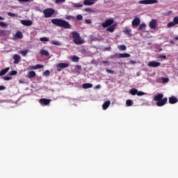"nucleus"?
Here are the masks:
<instances>
[{
    "mask_svg": "<svg viewBox=\"0 0 178 178\" xmlns=\"http://www.w3.org/2000/svg\"><path fill=\"white\" fill-rule=\"evenodd\" d=\"M51 44H52V45H58V46L62 45V43L58 40H53L51 42Z\"/></svg>",
    "mask_w": 178,
    "mask_h": 178,
    "instance_id": "25",
    "label": "nucleus"
},
{
    "mask_svg": "<svg viewBox=\"0 0 178 178\" xmlns=\"http://www.w3.org/2000/svg\"><path fill=\"white\" fill-rule=\"evenodd\" d=\"M138 90L136 89V88H133L130 90V94H131V95H137V92H138Z\"/></svg>",
    "mask_w": 178,
    "mask_h": 178,
    "instance_id": "26",
    "label": "nucleus"
},
{
    "mask_svg": "<svg viewBox=\"0 0 178 178\" xmlns=\"http://www.w3.org/2000/svg\"><path fill=\"white\" fill-rule=\"evenodd\" d=\"M149 27L152 29V30L156 29V19H152L149 24Z\"/></svg>",
    "mask_w": 178,
    "mask_h": 178,
    "instance_id": "14",
    "label": "nucleus"
},
{
    "mask_svg": "<svg viewBox=\"0 0 178 178\" xmlns=\"http://www.w3.org/2000/svg\"><path fill=\"white\" fill-rule=\"evenodd\" d=\"M3 80H6V81H9V80H12V77H10V76H4Z\"/></svg>",
    "mask_w": 178,
    "mask_h": 178,
    "instance_id": "47",
    "label": "nucleus"
},
{
    "mask_svg": "<svg viewBox=\"0 0 178 178\" xmlns=\"http://www.w3.org/2000/svg\"><path fill=\"white\" fill-rule=\"evenodd\" d=\"M71 35H72L73 42L76 45H80V44H84L85 41L81 38V36H80V33L77 31H72L71 33Z\"/></svg>",
    "mask_w": 178,
    "mask_h": 178,
    "instance_id": "4",
    "label": "nucleus"
},
{
    "mask_svg": "<svg viewBox=\"0 0 178 178\" xmlns=\"http://www.w3.org/2000/svg\"><path fill=\"white\" fill-rule=\"evenodd\" d=\"M106 72L107 73H111V74H115V71L111 70H109V69H106Z\"/></svg>",
    "mask_w": 178,
    "mask_h": 178,
    "instance_id": "46",
    "label": "nucleus"
},
{
    "mask_svg": "<svg viewBox=\"0 0 178 178\" xmlns=\"http://www.w3.org/2000/svg\"><path fill=\"white\" fill-rule=\"evenodd\" d=\"M133 104H134V102L131 99H128L126 102L127 106H131V105H133Z\"/></svg>",
    "mask_w": 178,
    "mask_h": 178,
    "instance_id": "29",
    "label": "nucleus"
},
{
    "mask_svg": "<svg viewBox=\"0 0 178 178\" xmlns=\"http://www.w3.org/2000/svg\"><path fill=\"white\" fill-rule=\"evenodd\" d=\"M162 81H163V83H169V78L163 77Z\"/></svg>",
    "mask_w": 178,
    "mask_h": 178,
    "instance_id": "42",
    "label": "nucleus"
},
{
    "mask_svg": "<svg viewBox=\"0 0 178 178\" xmlns=\"http://www.w3.org/2000/svg\"><path fill=\"white\" fill-rule=\"evenodd\" d=\"M83 88H85V90H87V88H92V84L91 83H83L82 85Z\"/></svg>",
    "mask_w": 178,
    "mask_h": 178,
    "instance_id": "23",
    "label": "nucleus"
},
{
    "mask_svg": "<svg viewBox=\"0 0 178 178\" xmlns=\"http://www.w3.org/2000/svg\"><path fill=\"white\" fill-rule=\"evenodd\" d=\"M120 51H126L127 49V47L124 44H121L119 46Z\"/></svg>",
    "mask_w": 178,
    "mask_h": 178,
    "instance_id": "30",
    "label": "nucleus"
},
{
    "mask_svg": "<svg viewBox=\"0 0 178 178\" xmlns=\"http://www.w3.org/2000/svg\"><path fill=\"white\" fill-rule=\"evenodd\" d=\"M170 44H175V41H173V40H170Z\"/></svg>",
    "mask_w": 178,
    "mask_h": 178,
    "instance_id": "56",
    "label": "nucleus"
},
{
    "mask_svg": "<svg viewBox=\"0 0 178 178\" xmlns=\"http://www.w3.org/2000/svg\"><path fill=\"white\" fill-rule=\"evenodd\" d=\"M35 76H36L35 72L30 71L28 72L26 77H28V79H33V77H35Z\"/></svg>",
    "mask_w": 178,
    "mask_h": 178,
    "instance_id": "21",
    "label": "nucleus"
},
{
    "mask_svg": "<svg viewBox=\"0 0 178 178\" xmlns=\"http://www.w3.org/2000/svg\"><path fill=\"white\" fill-rule=\"evenodd\" d=\"M76 68H77V69H81V66H80V65H76Z\"/></svg>",
    "mask_w": 178,
    "mask_h": 178,
    "instance_id": "58",
    "label": "nucleus"
},
{
    "mask_svg": "<svg viewBox=\"0 0 178 178\" xmlns=\"http://www.w3.org/2000/svg\"><path fill=\"white\" fill-rule=\"evenodd\" d=\"M65 19L67 20H76V17H74L73 15H66Z\"/></svg>",
    "mask_w": 178,
    "mask_h": 178,
    "instance_id": "27",
    "label": "nucleus"
},
{
    "mask_svg": "<svg viewBox=\"0 0 178 178\" xmlns=\"http://www.w3.org/2000/svg\"><path fill=\"white\" fill-rule=\"evenodd\" d=\"M139 3L140 5H154V3H158V0H141Z\"/></svg>",
    "mask_w": 178,
    "mask_h": 178,
    "instance_id": "6",
    "label": "nucleus"
},
{
    "mask_svg": "<svg viewBox=\"0 0 178 178\" xmlns=\"http://www.w3.org/2000/svg\"><path fill=\"white\" fill-rule=\"evenodd\" d=\"M33 0H18L20 3H23V2H33Z\"/></svg>",
    "mask_w": 178,
    "mask_h": 178,
    "instance_id": "38",
    "label": "nucleus"
},
{
    "mask_svg": "<svg viewBox=\"0 0 178 178\" xmlns=\"http://www.w3.org/2000/svg\"><path fill=\"white\" fill-rule=\"evenodd\" d=\"M98 0H84L83 5L91 6L95 3V1Z\"/></svg>",
    "mask_w": 178,
    "mask_h": 178,
    "instance_id": "18",
    "label": "nucleus"
},
{
    "mask_svg": "<svg viewBox=\"0 0 178 178\" xmlns=\"http://www.w3.org/2000/svg\"><path fill=\"white\" fill-rule=\"evenodd\" d=\"M31 70H37V69H42L44 68V65H41V64H38L36 65H31L29 67Z\"/></svg>",
    "mask_w": 178,
    "mask_h": 178,
    "instance_id": "16",
    "label": "nucleus"
},
{
    "mask_svg": "<svg viewBox=\"0 0 178 178\" xmlns=\"http://www.w3.org/2000/svg\"><path fill=\"white\" fill-rule=\"evenodd\" d=\"M22 38H23V33L20 31H17L15 35L13 36V40H22Z\"/></svg>",
    "mask_w": 178,
    "mask_h": 178,
    "instance_id": "11",
    "label": "nucleus"
},
{
    "mask_svg": "<svg viewBox=\"0 0 178 178\" xmlns=\"http://www.w3.org/2000/svg\"><path fill=\"white\" fill-rule=\"evenodd\" d=\"M175 26H176V24L175 23V21L171 22H169V23L168 24V27L169 29H170L171 27H175Z\"/></svg>",
    "mask_w": 178,
    "mask_h": 178,
    "instance_id": "32",
    "label": "nucleus"
},
{
    "mask_svg": "<svg viewBox=\"0 0 178 178\" xmlns=\"http://www.w3.org/2000/svg\"><path fill=\"white\" fill-rule=\"evenodd\" d=\"M72 62H79L80 60V58L77 57L76 56H74L72 58Z\"/></svg>",
    "mask_w": 178,
    "mask_h": 178,
    "instance_id": "33",
    "label": "nucleus"
},
{
    "mask_svg": "<svg viewBox=\"0 0 178 178\" xmlns=\"http://www.w3.org/2000/svg\"><path fill=\"white\" fill-rule=\"evenodd\" d=\"M7 15H8V16H10V17H19V15L17 14L10 13V12H8L7 13Z\"/></svg>",
    "mask_w": 178,
    "mask_h": 178,
    "instance_id": "28",
    "label": "nucleus"
},
{
    "mask_svg": "<svg viewBox=\"0 0 178 178\" xmlns=\"http://www.w3.org/2000/svg\"><path fill=\"white\" fill-rule=\"evenodd\" d=\"M140 22H141V20L140 19V17H135L132 21V26H139Z\"/></svg>",
    "mask_w": 178,
    "mask_h": 178,
    "instance_id": "12",
    "label": "nucleus"
},
{
    "mask_svg": "<svg viewBox=\"0 0 178 178\" xmlns=\"http://www.w3.org/2000/svg\"><path fill=\"white\" fill-rule=\"evenodd\" d=\"M110 105H111V101L107 100V101L104 102V103L102 105L103 110L106 111V109H108V108H109Z\"/></svg>",
    "mask_w": 178,
    "mask_h": 178,
    "instance_id": "20",
    "label": "nucleus"
},
{
    "mask_svg": "<svg viewBox=\"0 0 178 178\" xmlns=\"http://www.w3.org/2000/svg\"><path fill=\"white\" fill-rule=\"evenodd\" d=\"M66 0H56V3H63Z\"/></svg>",
    "mask_w": 178,
    "mask_h": 178,
    "instance_id": "44",
    "label": "nucleus"
},
{
    "mask_svg": "<svg viewBox=\"0 0 178 178\" xmlns=\"http://www.w3.org/2000/svg\"><path fill=\"white\" fill-rule=\"evenodd\" d=\"M56 67L58 72H60L62 69H66V67H69V63H60L57 64Z\"/></svg>",
    "mask_w": 178,
    "mask_h": 178,
    "instance_id": "8",
    "label": "nucleus"
},
{
    "mask_svg": "<svg viewBox=\"0 0 178 178\" xmlns=\"http://www.w3.org/2000/svg\"><path fill=\"white\" fill-rule=\"evenodd\" d=\"M0 20H5V18H3V17L0 16Z\"/></svg>",
    "mask_w": 178,
    "mask_h": 178,
    "instance_id": "59",
    "label": "nucleus"
},
{
    "mask_svg": "<svg viewBox=\"0 0 178 178\" xmlns=\"http://www.w3.org/2000/svg\"><path fill=\"white\" fill-rule=\"evenodd\" d=\"M39 102L40 105H49V104H51V99L43 98L40 99Z\"/></svg>",
    "mask_w": 178,
    "mask_h": 178,
    "instance_id": "10",
    "label": "nucleus"
},
{
    "mask_svg": "<svg viewBox=\"0 0 178 178\" xmlns=\"http://www.w3.org/2000/svg\"><path fill=\"white\" fill-rule=\"evenodd\" d=\"M113 23H115L113 19H108L102 23V26L104 27V29H106V31L113 33L116 29V24H113Z\"/></svg>",
    "mask_w": 178,
    "mask_h": 178,
    "instance_id": "1",
    "label": "nucleus"
},
{
    "mask_svg": "<svg viewBox=\"0 0 178 178\" xmlns=\"http://www.w3.org/2000/svg\"><path fill=\"white\" fill-rule=\"evenodd\" d=\"M147 93L144 92H141V91H138L137 92L136 95H138V97H141L143 95H146Z\"/></svg>",
    "mask_w": 178,
    "mask_h": 178,
    "instance_id": "35",
    "label": "nucleus"
},
{
    "mask_svg": "<svg viewBox=\"0 0 178 178\" xmlns=\"http://www.w3.org/2000/svg\"><path fill=\"white\" fill-rule=\"evenodd\" d=\"M13 58L14 59V64L15 65H17V63H19L22 59V57H20V56L18 54H15Z\"/></svg>",
    "mask_w": 178,
    "mask_h": 178,
    "instance_id": "15",
    "label": "nucleus"
},
{
    "mask_svg": "<svg viewBox=\"0 0 178 178\" xmlns=\"http://www.w3.org/2000/svg\"><path fill=\"white\" fill-rule=\"evenodd\" d=\"M115 58H118V59H120L122 58H130L131 56L128 53H115L114 54Z\"/></svg>",
    "mask_w": 178,
    "mask_h": 178,
    "instance_id": "7",
    "label": "nucleus"
},
{
    "mask_svg": "<svg viewBox=\"0 0 178 178\" xmlns=\"http://www.w3.org/2000/svg\"><path fill=\"white\" fill-rule=\"evenodd\" d=\"M4 90H6V87L3 86H0V91H3Z\"/></svg>",
    "mask_w": 178,
    "mask_h": 178,
    "instance_id": "51",
    "label": "nucleus"
},
{
    "mask_svg": "<svg viewBox=\"0 0 178 178\" xmlns=\"http://www.w3.org/2000/svg\"><path fill=\"white\" fill-rule=\"evenodd\" d=\"M85 23H86V24H91L92 22H91V19H88L85 20Z\"/></svg>",
    "mask_w": 178,
    "mask_h": 178,
    "instance_id": "50",
    "label": "nucleus"
},
{
    "mask_svg": "<svg viewBox=\"0 0 178 178\" xmlns=\"http://www.w3.org/2000/svg\"><path fill=\"white\" fill-rule=\"evenodd\" d=\"M147 66H149V67H159V66H161V63L156 61H150L148 63Z\"/></svg>",
    "mask_w": 178,
    "mask_h": 178,
    "instance_id": "9",
    "label": "nucleus"
},
{
    "mask_svg": "<svg viewBox=\"0 0 178 178\" xmlns=\"http://www.w3.org/2000/svg\"><path fill=\"white\" fill-rule=\"evenodd\" d=\"M177 102H178V100H177V98H176V97L172 96L169 97V104H171L172 105H173V104H176Z\"/></svg>",
    "mask_w": 178,
    "mask_h": 178,
    "instance_id": "19",
    "label": "nucleus"
},
{
    "mask_svg": "<svg viewBox=\"0 0 178 178\" xmlns=\"http://www.w3.org/2000/svg\"><path fill=\"white\" fill-rule=\"evenodd\" d=\"M173 13V11L170 10L164 13V16H170Z\"/></svg>",
    "mask_w": 178,
    "mask_h": 178,
    "instance_id": "40",
    "label": "nucleus"
},
{
    "mask_svg": "<svg viewBox=\"0 0 178 178\" xmlns=\"http://www.w3.org/2000/svg\"><path fill=\"white\" fill-rule=\"evenodd\" d=\"M49 74H51V72H49V70H46V71L43 73V75H44V76H49Z\"/></svg>",
    "mask_w": 178,
    "mask_h": 178,
    "instance_id": "43",
    "label": "nucleus"
},
{
    "mask_svg": "<svg viewBox=\"0 0 178 178\" xmlns=\"http://www.w3.org/2000/svg\"><path fill=\"white\" fill-rule=\"evenodd\" d=\"M20 54H22V56H26V55H27V54H29V50L28 49L21 50Z\"/></svg>",
    "mask_w": 178,
    "mask_h": 178,
    "instance_id": "31",
    "label": "nucleus"
},
{
    "mask_svg": "<svg viewBox=\"0 0 178 178\" xmlns=\"http://www.w3.org/2000/svg\"><path fill=\"white\" fill-rule=\"evenodd\" d=\"M20 23L22 24H23V26H26L33 25V22L31 20H27V19L23 20V19H22L20 21Z\"/></svg>",
    "mask_w": 178,
    "mask_h": 178,
    "instance_id": "13",
    "label": "nucleus"
},
{
    "mask_svg": "<svg viewBox=\"0 0 178 178\" xmlns=\"http://www.w3.org/2000/svg\"><path fill=\"white\" fill-rule=\"evenodd\" d=\"M154 101L156 102V106H163L168 103V97L163 98V94L159 93L154 97Z\"/></svg>",
    "mask_w": 178,
    "mask_h": 178,
    "instance_id": "3",
    "label": "nucleus"
},
{
    "mask_svg": "<svg viewBox=\"0 0 178 178\" xmlns=\"http://www.w3.org/2000/svg\"><path fill=\"white\" fill-rule=\"evenodd\" d=\"M51 23L56 26L57 27H62L63 29H72V25L67 21L60 19H51Z\"/></svg>",
    "mask_w": 178,
    "mask_h": 178,
    "instance_id": "2",
    "label": "nucleus"
},
{
    "mask_svg": "<svg viewBox=\"0 0 178 178\" xmlns=\"http://www.w3.org/2000/svg\"><path fill=\"white\" fill-rule=\"evenodd\" d=\"M74 8H81L83 6V5L79 4V3H74Z\"/></svg>",
    "mask_w": 178,
    "mask_h": 178,
    "instance_id": "49",
    "label": "nucleus"
},
{
    "mask_svg": "<svg viewBox=\"0 0 178 178\" xmlns=\"http://www.w3.org/2000/svg\"><path fill=\"white\" fill-rule=\"evenodd\" d=\"M43 14L46 18L52 17V15H55V10L54 8H46L43 10Z\"/></svg>",
    "mask_w": 178,
    "mask_h": 178,
    "instance_id": "5",
    "label": "nucleus"
},
{
    "mask_svg": "<svg viewBox=\"0 0 178 178\" xmlns=\"http://www.w3.org/2000/svg\"><path fill=\"white\" fill-rule=\"evenodd\" d=\"M159 58H161L162 59H166V56L165 55H161Z\"/></svg>",
    "mask_w": 178,
    "mask_h": 178,
    "instance_id": "53",
    "label": "nucleus"
},
{
    "mask_svg": "<svg viewBox=\"0 0 178 178\" xmlns=\"http://www.w3.org/2000/svg\"><path fill=\"white\" fill-rule=\"evenodd\" d=\"M173 22L175 24H178V17H175L173 18Z\"/></svg>",
    "mask_w": 178,
    "mask_h": 178,
    "instance_id": "45",
    "label": "nucleus"
},
{
    "mask_svg": "<svg viewBox=\"0 0 178 178\" xmlns=\"http://www.w3.org/2000/svg\"><path fill=\"white\" fill-rule=\"evenodd\" d=\"M96 88H101V86L100 85H97Z\"/></svg>",
    "mask_w": 178,
    "mask_h": 178,
    "instance_id": "60",
    "label": "nucleus"
},
{
    "mask_svg": "<svg viewBox=\"0 0 178 178\" xmlns=\"http://www.w3.org/2000/svg\"><path fill=\"white\" fill-rule=\"evenodd\" d=\"M40 54H41V55H44V56H49V52L44 49L40 50Z\"/></svg>",
    "mask_w": 178,
    "mask_h": 178,
    "instance_id": "24",
    "label": "nucleus"
},
{
    "mask_svg": "<svg viewBox=\"0 0 178 178\" xmlns=\"http://www.w3.org/2000/svg\"><path fill=\"white\" fill-rule=\"evenodd\" d=\"M102 63H104V65H108L109 63V61H102Z\"/></svg>",
    "mask_w": 178,
    "mask_h": 178,
    "instance_id": "55",
    "label": "nucleus"
},
{
    "mask_svg": "<svg viewBox=\"0 0 178 178\" xmlns=\"http://www.w3.org/2000/svg\"><path fill=\"white\" fill-rule=\"evenodd\" d=\"M40 40L42 42H44V41L48 42V41H49V39L47 37H42V38H40Z\"/></svg>",
    "mask_w": 178,
    "mask_h": 178,
    "instance_id": "36",
    "label": "nucleus"
},
{
    "mask_svg": "<svg viewBox=\"0 0 178 178\" xmlns=\"http://www.w3.org/2000/svg\"><path fill=\"white\" fill-rule=\"evenodd\" d=\"M91 8H85V12H92Z\"/></svg>",
    "mask_w": 178,
    "mask_h": 178,
    "instance_id": "52",
    "label": "nucleus"
},
{
    "mask_svg": "<svg viewBox=\"0 0 178 178\" xmlns=\"http://www.w3.org/2000/svg\"><path fill=\"white\" fill-rule=\"evenodd\" d=\"M123 33H124V34H127V35H129V37H131V35H133L131 34V29H130V28H129L128 26L124 28Z\"/></svg>",
    "mask_w": 178,
    "mask_h": 178,
    "instance_id": "17",
    "label": "nucleus"
},
{
    "mask_svg": "<svg viewBox=\"0 0 178 178\" xmlns=\"http://www.w3.org/2000/svg\"><path fill=\"white\" fill-rule=\"evenodd\" d=\"M146 27H147V25L145 24V23H143L139 26L138 31H140L143 30V29H145Z\"/></svg>",
    "mask_w": 178,
    "mask_h": 178,
    "instance_id": "34",
    "label": "nucleus"
},
{
    "mask_svg": "<svg viewBox=\"0 0 178 178\" xmlns=\"http://www.w3.org/2000/svg\"><path fill=\"white\" fill-rule=\"evenodd\" d=\"M6 33H8V31H4V30H1L0 31V35H6Z\"/></svg>",
    "mask_w": 178,
    "mask_h": 178,
    "instance_id": "39",
    "label": "nucleus"
},
{
    "mask_svg": "<svg viewBox=\"0 0 178 178\" xmlns=\"http://www.w3.org/2000/svg\"><path fill=\"white\" fill-rule=\"evenodd\" d=\"M173 38H174V40H178V36H175Z\"/></svg>",
    "mask_w": 178,
    "mask_h": 178,
    "instance_id": "57",
    "label": "nucleus"
},
{
    "mask_svg": "<svg viewBox=\"0 0 178 178\" xmlns=\"http://www.w3.org/2000/svg\"><path fill=\"white\" fill-rule=\"evenodd\" d=\"M10 67H6V68H5V69H3V70H1L0 71V76H5V74H6L7 72H8L9 70H10Z\"/></svg>",
    "mask_w": 178,
    "mask_h": 178,
    "instance_id": "22",
    "label": "nucleus"
},
{
    "mask_svg": "<svg viewBox=\"0 0 178 178\" xmlns=\"http://www.w3.org/2000/svg\"><path fill=\"white\" fill-rule=\"evenodd\" d=\"M130 63H131V65H136V63H137V62L134 61V60H131Z\"/></svg>",
    "mask_w": 178,
    "mask_h": 178,
    "instance_id": "54",
    "label": "nucleus"
},
{
    "mask_svg": "<svg viewBox=\"0 0 178 178\" xmlns=\"http://www.w3.org/2000/svg\"><path fill=\"white\" fill-rule=\"evenodd\" d=\"M76 19H77V20H83V15H78L76 16Z\"/></svg>",
    "mask_w": 178,
    "mask_h": 178,
    "instance_id": "48",
    "label": "nucleus"
},
{
    "mask_svg": "<svg viewBox=\"0 0 178 178\" xmlns=\"http://www.w3.org/2000/svg\"><path fill=\"white\" fill-rule=\"evenodd\" d=\"M0 26L1 27H8V24L3 22H0Z\"/></svg>",
    "mask_w": 178,
    "mask_h": 178,
    "instance_id": "37",
    "label": "nucleus"
},
{
    "mask_svg": "<svg viewBox=\"0 0 178 178\" xmlns=\"http://www.w3.org/2000/svg\"><path fill=\"white\" fill-rule=\"evenodd\" d=\"M15 74H17V71L13 70L10 72V76H15Z\"/></svg>",
    "mask_w": 178,
    "mask_h": 178,
    "instance_id": "41",
    "label": "nucleus"
}]
</instances>
